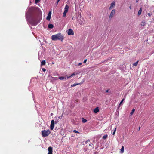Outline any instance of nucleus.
Wrapping results in <instances>:
<instances>
[{
  "instance_id": "nucleus-15",
  "label": "nucleus",
  "mask_w": 154,
  "mask_h": 154,
  "mask_svg": "<svg viewBox=\"0 0 154 154\" xmlns=\"http://www.w3.org/2000/svg\"><path fill=\"white\" fill-rule=\"evenodd\" d=\"M45 64H46L45 61V60H43L41 62V66L45 65Z\"/></svg>"
},
{
  "instance_id": "nucleus-17",
  "label": "nucleus",
  "mask_w": 154,
  "mask_h": 154,
  "mask_svg": "<svg viewBox=\"0 0 154 154\" xmlns=\"http://www.w3.org/2000/svg\"><path fill=\"white\" fill-rule=\"evenodd\" d=\"M142 8H140V10H139V11L138 12V15H139L141 14L142 12Z\"/></svg>"
},
{
  "instance_id": "nucleus-32",
  "label": "nucleus",
  "mask_w": 154,
  "mask_h": 154,
  "mask_svg": "<svg viewBox=\"0 0 154 154\" xmlns=\"http://www.w3.org/2000/svg\"><path fill=\"white\" fill-rule=\"evenodd\" d=\"M82 63H78V66H80V65H82Z\"/></svg>"
},
{
  "instance_id": "nucleus-29",
  "label": "nucleus",
  "mask_w": 154,
  "mask_h": 154,
  "mask_svg": "<svg viewBox=\"0 0 154 154\" xmlns=\"http://www.w3.org/2000/svg\"><path fill=\"white\" fill-rule=\"evenodd\" d=\"M151 14H152V13H148V16L149 17H150L151 15Z\"/></svg>"
},
{
  "instance_id": "nucleus-12",
  "label": "nucleus",
  "mask_w": 154,
  "mask_h": 154,
  "mask_svg": "<svg viewBox=\"0 0 154 154\" xmlns=\"http://www.w3.org/2000/svg\"><path fill=\"white\" fill-rule=\"evenodd\" d=\"M99 111V107H96L94 110V112L95 113H97Z\"/></svg>"
},
{
  "instance_id": "nucleus-14",
  "label": "nucleus",
  "mask_w": 154,
  "mask_h": 154,
  "mask_svg": "<svg viewBox=\"0 0 154 154\" xmlns=\"http://www.w3.org/2000/svg\"><path fill=\"white\" fill-rule=\"evenodd\" d=\"M53 27H54V26L52 24H48V27L49 28L52 29L53 28Z\"/></svg>"
},
{
  "instance_id": "nucleus-25",
  "label": "nucleus",
  "mask_w": 154,
  "mask_h": 154,
  "mask_svg": "<svg viewBox=\"0 0 154 154\" xmlns=\"http://www.w3.org/2000/svg\"><path fill=\"white\" fill-rule=\"evenodd\" d=\"M40 0H35V2L36 4H37L38 3Z\"/></svg>"
},
{
  "instance_id": "nucleus-24",
  "label": "nucleus",
  "mask_w": 154,
  "mask_h": 154,
  "mask_svg": "<svg viewBox=\"0 0 154 154\" xmlns=\"http://www.w3.org/2000/svg\"><path fill=\"white\" fill-rule=\"evenodd\" d=\"M82 122L83 123H85L87 121V120L86 119L83 118H82Z\"/></svg>"
},
{
  "instance_id": "nucleus-33",
  "label": "nucleus",
  "mask_w": 154,
  "mask_h": 154,
  "mask_svg": "<svg viewBox=\"0 0 154 154\" xmlns=\"http://www.w3.org/2000/svg\"><path fill=\"white\" fill-rule=\"evenodd\" d=\"M60 0H57V4H58V2H59V1H60Z\"/></svg>"
},
{
  "instance_id": "nucleus-20",
  "label": "nucleus",
  "mask_w": 154,
  "mask_h": 154,
  "mask_svg": "<svg viewBox=\"0 0 154 154\" xmlns=\"http://www.w3.org/2000/svg\"><path fill=\"white\" fill-rule=\"evenodd\" d=\"M139 62V61L137 60L135 63H133V65L134 66H136L138 64V63Z\"/></svg>"
},
{
  "instance_id": "nucleus-27",
  "label": "nucleus",
  "mask_w": 154,
  "mask_h": 154,
  "mask_svg": "<svg viewBox=\"0 0 154 154\" xmlns=\"http://www.w3.org/2000/svg\"><path fill=\"white\" fill-rule=\"evenodd\" d=\"M73 131L75 133H79V132H78V131H77L76 130H73Z\"/></svg>"
},
{
  "instance_id": "nucleus-8",
  "label": "nucleus",
  "mask_w": 154,
  "mask_h": 154,
  "mask_svg": "<svg viewBox=\"0 0 154 154\" xmlns=\"http://www.w3.org/2000/svg\"><path fill=\"white\" fill-rule=\"evenodd\" d=\"M68 34L69 35H73L74 34V32L72 29H69L68 30L67 32Z\"/></svg>"
},
{
  "instance_id": "nucleus-34",
  "label": "nucleus",
  "mask_w": 154,
  "mask_h": 154,
  "mask_svg": "<svg viewBox=\"0 0 154 154\" xmlns=\"http://www.w3.org/2000/svg\"><path fill=\"white\" fill-rule=\"evenodd\" d=\"M129 8H130V9H132V8H131V6H130L129 7Z\"/></svg>"
},
{
  "instance_id": "nucleus-9",
  "label": "nucleus",
  "mask_w": 154,
  "mask_h": 154,
  "mask_svg": "<svg viewBox=\"0 0 154 154\" xmlns=\"http://www.w3.org/2000/svg\"><path fill=\"white\" fill-rule=\"evenodd\" d=\"M48 150L49 152L48 154H53V148L52 147H49L48 148Z\"/></svg>"
},
{
  "instance_id": "nucleus-38",
  "label": "nucleus",
  "mask_w": 154,
  "mask_h": 154,
  "mask_svg": "<svg viewBox=\"0 0 154 154\" xmlns=\"http://www.w3.org/2000/svg\"><path fill=\"white\" fill-rule=\"evenodd\" d=\"M52 78H54V79H57V78H53V77H52Z\"/></svg>"
},
{
  "instance_id": "nucleus-30",
  "label": "nucleus",
  "mask_w": 154,
  "mask_h": 154,
  "mask_svg": "<svg viewBox=\"0 0 154 154\" xmlns=\"http://www.w3.org/2000/svg\"><path fill=\"white\" fill-rule=\"evenodd\" d=\"M42 70H43L44 72H45V71H46V69H45V68H43L42 69Z\"/></svg>"
},
{
  "instance_id": "nucleus-26",
  "label": "nucleus",
  "mask_w": 154,
  "mask_h": 154,
  "mask_svg": "<svg viewBox=\"0 0 154 154\" xmlns=\"http://www.w3.org/2000/svg\"><path fill=\"white\" fill-rule=\"evenodd\" d=\"M116 128H115V130L113 133V134H112L113 135H114L115 134L116 131Z\"/></svg>"
},
{
  "instance_id": "nucleus-39",
  "label": "nucleus",
  "mask_w": 154,
  "mask_h": 154,
  "mask_svg": "<svg viewBox=\"0 0 154 154\" xmlns=\"http://www.w3.org/2000/svg\"><path fill=\"white\" fill-rule=\"evenodd\" d=\"M52 113H51V116H52Z\"/></svg>"
},
{
  "instance_id": "nucleus-16",
  "label": "nucleus",
  "mask_w": 154,
  "mask_h": 154,
  "mask_svg": "<svg viewBox=\"0 0 154 154\" xmlns=\"http://www.w3.org/2000/svg\"><path fill=\"white\" fill-rule=\"evenodd\" d=\"M124 100H125V98H123L122 99V100L120 102V103L119 104V106H118V108H119L120 107L121 104L122 103V102Z\"/></svg>"
},
{
  "instance_id": "nucleus-28",
  "label": "nucleus",
  "mask_w": 154,
  "mask_h": 154,
  "mask_svg": "<svg viewBox=\"0 0 154 154\" xmlns=\"http://www.w3.org/2000/svg\"><path fill=\"white\" fill-rule=\"evenodd\" d=\"M106 92H109V93H111V91H109V90H106Z\"/></svg>"
},
{
  "instance_id": "nucleus-37",
  "label": "nucleus",
  "mask_w": 154,
  "mask_h": 154,
  "mask_svg": "<svg viewBox=\"0 0 154 154\" xmlns=\"http://www.w3.org/2000/svg\"><path fill=\"white\" fill-rule=\"evenodd\" d=\"M138 1V0H136V2H137Z\"/></svg>"
},
{
  "instance_id": "nucleus-3",
  "label": "nucleus",
  "mask_w": 154,
  "mask_h": 154,
  "mask_svg": "<svg viewBox=\"0 0 154 154\" xmlns=\"http://www.w3.org/2000/svg\"><path fill=\"white\" fill-rule=\"evenodd\" d=\"M29 22L32 25H35L38 23L37 21V18L35 17H32Z\"/></svg>"
},
{
  "instance_id": "nucleus-18",
  "label": "nucleus",
  "mask_w": 154,
  "mask_h": 154,
  "mask_svg": "<svg viewBox=\"0 0 154 154\" xmlns=\"http://www.w3.org/2000/svg\"><path fill=\"white\" fill-rule=\"evenodd\" d=\"M75 72L74 73H73L71 75H70V76H67V79H69V78H70V77H72V76H73L75 75Z\"/></svg>"
},
{
  "instance_id": "nucleus-4",
  "label": "nucleus",
  "mask_w": 154,
  "mask_h": 154,
  "mask_svg": "<svg viewBox=\"0 0 154 154\" xmlns=\"http://www.w3.org/2000/svg\"><path fill=\"white\" fill-rule=\"evenodd\" d=\"M69 6L67 5H66L64 8V11L63 13V17H65L66 16V14L67 13L68 11Z\"/></svg>"
},
{
  "instance_id": "nucleus-5",
  "label": "nucleus",
  "mask_w": 154,
  "mask_h": 154,
  "mask_svg": "<svg viewBox=\"0 0 154 154\" xmlns=\"http://www.w3.org/2000/svg\"><path fill=\"white\" fill-rule=\"evenodd\" d=\"M116 13V10L115 9H113L111 11L110 15L109 17V18L111 19L112 17H113L114 15Z\"/></svg>"
},
{
  "instance_id": "nucleus-2",
  "label": "nucleus",
  "mask_w": 154,
  "mask_h": 154,
  "mask_svg": "<svg viewBox=\"0 0 154 154\" xmlns=\"http://www.w3.org/2000/svg\"><path fill=\"white\" fill-rule=\"evenodd\" d=\"M51 132L49 129L44 130L41 131V134L43 137H45L48 136Z\"/></svg>"
},
{
  "instance_id": "nucleus-1",
  "label": "nucleus",
  "mask_w": 154,
  "mask_h": 154,
  "mask_svg": "<svg viewBox=\"0 0 154 154\" xmlns=\"http://www.w3.org/2000/svg\"><path fill=\"white\" fill-rule=\"evenodd\" d=\"M51 39L53 41H56L58 40L62 41L64 39L63 35L60 33L53 35L51 36Z\"/></svg>"
},
{
  "instance_id": "nucleus-22",
  "label": "nucleus",
  "mask_w": 154,
  "mask_h": 154,
  "mask_svg": "<svg viewBox=\"0 0 154 154\" xmlns=\"http://www.w3.org/2000/svg\"><path fill=\"white\" fill-rule=\"evenodd\" d=\"M107 136L108 135L107 134H106L103 136V138L104 139H106L107 138Z\"/></svg>"
},
{
  "instance_id": "nucleus-21",
  "label": "nucleus",
  "mask_w": 154,
  "mask_h": 154,
  "mask_svg": "<svg viewBox=\"0 0 154 154\" xmlns=\"http://www.w3.org/2000/svg\"><path fill=\"white\" fill-rule=\"evenodd\" d=\"M135 109H133L131 111V112L130 113L131 115H132L133 114L134 112L135 111Z\"/></svg>"
},
{
  "instance_id": "nucleus-10",
  "label": "nucleus",
  "mask_w": 154,
  "mask_h": 154,
  "mask_svg": "<svg viewBox=\"0 0 154 154\" xmlns=\"http://www.w3.org/2000/svg\"><path fill=\"white\" fill-rule=\"evenodd\" d=\"M51 13V11L49 12L48 15L46 19L48 20H50Z\"/></svg>"
},
{
  "instance_id": "nucleus-13",
  "label": "nucleus",
  "mask_w": 154,
  "mask_h": 154,
  "mask_svg": "<svg viewBox=\"0 0 154 154\" xmlns=\"http://www.w3.org/2000/svg\"><path fill=\"white\" fill-rule=\"evenodd\" d=\"M81 84V83H75L72 84L71 85V87H74L75 86L77 85H80Z\"/></svg>"
},
{
  "instance_id": "nucleus-36",
  "label": "nucleus",
  "mask_w": 154,
  "mask_h": 154,
  "mask_svg": "<svg viewBox=\"0 0 154 154\" xmlns=\"http://www.w3.org/2000/svg\"><path fill=\"white\" fill-rule=\"evenodd\" d=\"M140 127H139V128H138V131H139L140 130Z\"/></svg>"
},
{
  "instance_id": "nucleus-40",
  "label": "nucleus",
  "mask_w": 154,
  "mask_h": 154,
  "mask_svg": "<svg viewBox=\"0 0 154 154\" xmlns=\"http://www.w3.org/2000/svg\"><path fill=\"white\" fill-rule=\"evenodd\" d=\"M89 145L91 146V145H90V144H89Z\"/></svg>"
},
{
  "instance_id": "nucleus-35",
  "label": "nucleus",
  "mask_w": 154,
  "mask_h": 154,
  "mask_svg": "<svg viewBox=\"0 0 154 154\" xmlns=\"http://www.w3.org/2000/svg\"><path fill=\"white\" fill-rule=\"evenodd\" d=\"M88 141L89 142V141H90V140H89V139H88V140L86 142L87 143V142Z\"/></svg>"
},
{
  "instance_id": "nucleus-7",
  "label": "nucleus",
  "mask_w": 154,
  "mask_h": 154,
  "mask_svg": "<svg viewBox=\"0 0 154 154\" xmlns=\"http://www.w3.org/2000/svg\"><path fill=\"white\" fill-rule=\"evenodd\" d=\"M115 2L114 1H113L111 4L110 7L109 8V10L112 9L115 5Z\"/></svg>"
},
{
  "instance_id": "nucleus-31",
  "label": "nucleus",
  "mask_w": 154,
  "mask_h": 154,
  "mask_svg": "<svg viewBox=\"0 0 154 154\" xmlns=\"http://www.w3.org/2000/svg\"><path fill=\"white\" fill-rule=\"evenodd\" d=\"M87 61V59H85V60H84V62H84V63H86V62Z\"/></svg>"
},
{
  "instance_id": "nucleus-19",
  "label": "nucleus",
  "mask_w": 154,
  "mask_h": 154,
  "mask_svg": "<svg viewBox=\"0 0 154 154\" xmlns=\"http://www.w3.org/2000/svg\"><path fill=\"white\" fill-rule=\"evenodd\" d=\"M124 152V147L123 146H122L121 149V153H123Z\"/></svg>"
},
{
  "instance_id": "nucleus-11",
  "label": "nucleus",
  "mask_w": 154,
  "mask_h": 154,
  "mask_svg": "<svg viewBox=\"0 0 154 154\" xmlns=\"http://www.w3.org/2000/svg\"><path fill=\"white\" fill-rule=\"evenodd\" d=\"M67 76H61L59 77V79L60 80H63L64 79L66 80L68 79L67 78Z\"/></svg>"
},
{
  "instance_id": "nucleus-6",
  "label": "nucleus",
  "mask_w": 154,
  "mask_h": 154,
  "mask_svg": "<svg viewBox=\"0 0 154 154\" xmlns=\"http://www.w3.org/2000/svg\"><path fill=\"white\" fill-rule=\"evenodd\" d=\"M54 120H52L51 121V123L50 125V129L51 130H53L54 127Z\"/></svg>"
},
{
  "instance_id": "nucleus-23",
  "label": "nucleus",
  "mask_w": 154,
  "mask_h": 154,
  "mask_svg": "<svg viewBox=\"0 0 154 154\" xmlns=\"http://www.w3.org/2000/svg\"><path fill=\"white\" fill-rule=\"evenodd\" d=\"M145 25V22L144 21H143L141 22V26H144Z\"/></svg>"
}]
</instances>
